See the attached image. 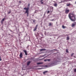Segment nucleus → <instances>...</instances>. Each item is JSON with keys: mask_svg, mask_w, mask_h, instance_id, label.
<instances>
[{"mask_svg": "<svg viewBox=\"0 0 76 76\" xmlns=\"http://www.w3.org/2000/svg\"><path fill=\"white\" fill-rule=\"evenodd\" d=\"M48 13H50V11H48L47 12Z\"/></svg>", "mask_w": 76, "mask_h": 76, "instance_id": "nucleus-24", "label": "nucleus"}, {"mask_svg": "<svg viewBox=\"0 0 76 76\" xmlns=\"http://www.w3.org/2000/svg\"><path fill=\"white\" fill-rule=\"evenodd\" d=\"M10 31H11V32H12V30H10Z\"/></svg>", "mask_w": 76, "mask_h": 76, "instance_id": "nucleus-34", "label": "nucleus"}, {"mask_svg": "<svg viewBox=\"0 0 76 76\" xmlns=\"http://www.w3.org/2000/svg\"><path fill=\"white\" fill-rule=\"evenodd\" d=\"M19 56L20 58L22 57V52L20 53Z\"/></svg>", "mask_w": 76, "mask_h": 76, "instance_id": "nucleus-5", "label": "nucleus"}, {"mask_svg": "<svg viewBox=\"0 0 76 76\" xmlns=\"http://www.w3.org/2000/svg\"><path fill=\"white\" fill-rule=\"evenodd\" d=\"M45 50H46L45 49H41L40 50V51H45Z\"/></svg>", "mask_w": 76, "mask_h": 76, "instance_id": "nucleus-11", "label": "nucleus"}, {"mask_svg": "<svg viewBox=\"0 0 76 76\" xmlns=\"http://www.w3.org/2000/svg\"><path fill=\"white\" fill-rule=\"evenodd\" d=\"M74 72L76 73V69H74Z\"/></svg>", "mask_w": 76, "mask_h": 76, "instance_id": "nucleus-21", "label": "nucleus"}, {"mask_svg": "<svg viewBox=\"0 0 76 76\" xmlns=\"http://www.w3.org/2000/svg\"><path fill=\"white\" fill-rule=\"evenodd\" d=\"M31 63V61H28L27 62V66H29V64Z\"/></svg>", "mask_w": 76, "mask_h": 76, "instance_id": "nucleus-9", "label": "nucleus"}, {"mask_svg": "<svg viewBox=\"0 0 76 76\" xmlns=\"http://www.w3.org/2000/svg\"><path fill=\"white\" fill-rule=\"evenodd\" d=\"M8 14H10V11L9 12H8Z\"/></svg>", "mask_w": 76, "mask_h": 76, "instance_id": "nucleus-28", "label": "nucleus"}, {"mask_svg": "<svg viewBox=\"0 0 76 76\" xmlns=\"http://www.w3.org/2000/svg\"><path fill=\"white\" fill-rule=\"evenodd\" d=\"M38 28V25H37L35 27L34 29L33 30L34 31H35L37 30V29Z\"/></svg>", "mask_w": 76, "mask_h": 76, "instance_id": "nucleus-3", "label": "nucleus"}, {"mask_svg": "<svg viewBox=\"0 0 76 76\" xmlns=\"http://www.w3.org/2000/svg\"><path fill=\"white\" fill-rule=\"evenodd\" d=\"M71 6V4L70 3H68L66 4V6Z\"/></svg>", "mask_w": 76, "mask_h": 76, "instance_id": "nucleus-8", "label": "nucleus"}, {"mask_svg": "<svg viewBox=\"0 0 76 76\" xmlns=\"http://www.w3.org/2000/svg\"><path fill=\"white\" fill-rule=\"evenodd\" d=\"M52 25V24H51V23H49V26H51Z\"/></svg>", "mask_w": 76, "mask_h": 76, "instance_id": "nucleus-18", "label": "nucleus"}, {"mask_svg": "<svg viewBox=\"0 0 76 76\" xmlns=\"http://www.w3.org/2000/svg\"><path fill=\"white\" fill-rule=\"evenodd\" d=\"M75 25H76V23L74 22L73 23L72 26V27H74V26H75Z\"/></svg>", "mask_w": 76, "mask_h": 76, "instance_id": "nucleus-4", "label": "nucleus"}, {"mask_svg": "<svg viewBox=\"0 0 76 76\" xmlns=\"http://www.w3.org/2000/svg\"><path fill=\"white\" fill-rule=\"evenodd\" d=\"M66 53H69V51H68V49H66Z\"/></svg>", "mask_w": 76, "mask_h": 76, "instance_id": "nucleus-20", "label": "nucleus"}, {"mask_svg": "<svg viewBox=\"0 0 76 76\" xmlns=\"http://www.w3.org/2000/svg\"><path fill=\"white\" fill-rule=\"evenodd\" d=\"M43 64V63H42V62H39V63H37V65L40 64Z\"/></svg>", "mask_w": 76, "mask_h": 76, "instance_id": "nucleus-10", "label": "nucleus"}, {"mask_svg": "<svg viewBox=\"0 0 76 76\" xmlns=\"http://www.w3.org/2000/svg\"><path fill=\"white\" fill-rule=\"evenodd\" d=\"M23 51L24 52L25 55H26V56H27V51L26 50H24Z\"/></svg>", "mask_w": 76, "mask_h": 76, "instance_id": "nucleus-6", "label": "nucleus"}, {"mask_svg": "<svg viewBox=\"0 0 76 76\" xmlns=\"http://www.w3.org/2000/svg\"><path fill=\"white\" fill-rule=\"evenodd\" d=\"M33 22L34 23H35V20H33Z\"/></svg>", "mask_w": 76, "mask_h": 76, "instance_id": "nucleus-26", "label": "nucleus"}, {"mask_svg": "<svg viewBox=\"0 0 76 76\" xmlns=\"http://www.w3.org/2000/svg\"><path fill=\"white\" fill-rule=\"evenodd\" d=\"M29 5H30L29 4H28V6H29Z\"/></svg>", "mask_w": 76, "mask_h": 76, "instance_id": "nucleus-32", "label": "nucleus"}, {"mask_svg": "<svg viewBox=\"0 0 76 76\" xmlns=\"http://www.w3.org/2000/svg\"><path fill=\"white\" fill-rule=\"evenodd\" d=\"M4 19H5V18H3L1 21H2V22H3V21H4Z\"/></svg>", "mask_w": 76, "mask_h": 76, "instance_id": "nucleus-17", "label": "nucleus"}, {"mask_svg": "<svg viewBox=\"0 0 76 76\" xmlns=\"http://www.w3.org/2000/svg\"><path fill=\"white\" fill-rule=\"evenodd\" d=\"M71 0H65V1H70Z\"/></svg>", "mask_w": 76, "mask_h": 76, "instance_id": "nucleus-19", "label": "nucleus"}, {"mask_svg": "<svg viewBox=\"0 0 76 76\" xmlns=\"http://www.w3.org/2000/svg\"><path fill=\"white\" fill-rule=\"evenodd\" d=\"M47 71H45L44 72H43V74H45V73H47Z\"/></svg>", "mask_w": 76, "mask_h": 76, "instance_id": "nucleus-15", "label": "nucleus"}, {"mask_svg": "<svg viewBox=\"0 0 76 76\" xmlns=\"http://www.w3.org/2000/svg\"><path fill=\"white\" fill-rule=\"evenodd\" d=\"M50 60H51L50 59H47V61H50Z\"/></svg>", "mask_w": 76, "mask_h": 76, "instance_id": "nucleus-22", "label": "nucleus"}, {"mask_svg": "<svg viewBox=\"0 0 76 76\" xmlns=\"http://www.w3.org/2000/svg\"><path fill=\"white\" fill-rule=\"evenodd\" d=\"M43 0H41V1H40V2H41V4H43V3H44L42 1H43Z\"/></svg>", "mask_w": 76, "mask_h": 76, "instance_id": "nucleus-12", "label": "nucleus"}, {"mask_svg": "<svg viewBox=\"0 0 76 76\" xmlns=\"http://www.w3.org/2000/svg\"><path fill=\"white\" fill-rule=\"evenodd\" d=\"M1 23L2 24H3V21H1Z\"/></svg>", "mask_w": 76, "mask_h": 76, "instance_id": "nucleus-29", "label": "nucleus"}, {"mask_svg": "<svg viewBox=\"0 0 76 76\" xmlns=\"http://www.w3.org/2000/svg\"><path fill=\"white\" fill-rule=\"evenodd\" d=\"M54 6H55V7H57V4H54Z\"/></svg>", "mask_w": 76, "mask_h": 76, "instance_id": "nucleus-13", "label": "nucleus"}, {"mask_svg": "<svg viewBox=\"0 0 76 76\" xmlns=\"http://www.w3.org/2000/svg\"><path fill=\"white\" fill-rule=\"evenodd\" d=\"M24 10H26V12H25V13H27V16H28V10H29V7L28 8H24Z\"/></svg>", "mask_w": 76, "mask_h": 76, "instance_id": "nucleus-2", "label": "nucleus"}, {"mask_svg": "<svg viewBox=\"0 0 76 76\" xmlns=\"http://www.w3.org/2000/svg\"><path fill=\"white\" fill-rule=\"evenodd\" d=\"M9 35H10V34H9Z\"/></svg>", "mask_w": 76, "mask_h": 76, "instance_id": "nucleus-37", "label": "nucleus"}, {"mask_svg": "<svg viewBox=\"0 0 76 76\" xmlns=\"http://www.w3.org/2000/svg\"><path fill=\"white\" fill-rule=\"evenodd\" d=\"M51 20L52 21H53L54 20V19L51 20Z\"/></svg>", "mask_w": 76, "mask_h": 76, "instance_id": "nucleus-30", "label": "nucleus"}, {"mask_svg": "<svg viewBox=\"0 0 76 76\" xmlns=\"http://www.w3.org/2000/svg\"><path fill=\"white\" fill-rule=\"evenodd\" d=\"M69 37H66V40H69Z\"/></svg>", "mask_w": 76, "mask_h": 76, "instance_id": "nucleus-14", "label": "nucleus"}, {"mask_svg": "<svg viewBox=\"0 0 76 76\" xmlns=\"http://www.w3.org/2000/svg\"><path fill=\"white\" fill-rule=\"evenodd\" d=\"M0 61H1V56H0Z\"/></svg>", "mask_w": 76, "mask_h": 76, "instance_id": "nucleus-25", "label": "nucleus"}, {"mask_svg": "<svg viewBox=\"0 0 76 76\" xmlns=\"http://www.w3.org/2000/svg\"><path fill=\"white\" fill-rule=\"evenodd\" d=\"M69 12V10H65L66 13L67 14Z\"/></svg>", "mask_w": 76, "mask_h": 76, "instance_id": "nucleus-7", "label": "nucleus"}, {"mask_svg": "<svg viewBox=\"0 0 76 76\" xmlns=\"http://www.w3.org/2000/svg\"><path fill=\"white\" fill-rule=\"evenodd\" d=\"M47 61V60L46 59V60H44V61Z\"/></svg>", "mask_w": 76, "mask_h": 76, "instance_id": "nucleus-27", "label": "nucleus"}, {"mask_svg": "<svg viewBox=\"0 0 76 76\" xmlns=\"http://www.w3.org/2000/svg\"><path fill=\"white\" fill-rule=\"evenodd\" d=\"M62 27L64 29V28H66V27L64 26H62Z\"/></svg>", "mask_w": 76, "mask_h": 76, "instance_id": "nucleus-16", "label": "nucleus"}, {"mask_svg": "<svg viewBox=\"0 0 76 76\" xmlns=\"http://www.w3.org/2000/svg\"><path fill=\"white\" fill-rule=\"evenodd\" d=\"M52 10H53V9H52Z\"/></svg>", "mask_w": 76, "mask_h": 76, "instance_id": "nucleus-38", "label": "nucleus"}, {"mask_svg": "<svg viewBox=\"0 0 76 76\" xmlns=\"http://www.w3.org/2000/svg\"><path fill=\"white\" fill-rule=\"evenodd\" d=\"M19 3H21V1H19Z\"/></svg>", "mask_w": 76, "mask_h": 76, "instance_id": "nucleus-31", "label": "nucleus"}, {"mask_svg": "<svg viewBox=\"0 0 76 76\" xmlns=\"http://www.w3.org/2000/svg\"><path fill=\"white\" fill-rule=\"evenodd\" d=\"M52 9H53V7H52Z\"/></svg>", "mask_w": 76, "mask_h": 76, "instance_id": "nucleus-36", "label": "nucleus"}, {"mask_svg": "<svg viewBox=\"0 0 76 76\" xmlns=\"http://www.w3.org/2000/svg\"><path fill=\"white\" fill-rule=\"evenodd\" d=\"M42 36H43V34H42Z\"/></svg>", "mask_w": 76, "mask_h": 76, "instance_id": "nucleus-35", "label": "nucleus"}, {"mask_svg": "<svg viewBox=\"0 0 76 76\" xmlns=\"http://www.w3.org/2000/svg\"><path fill=\"white\" fill-rule=\"evenodd\" d=\"M73 54H74V53H72L71 54V56H73Z\"/></svg>", "mask_w": 76, "mask_h": 76, "instance_id": "nucleus-23", "label": "nucleus"}, {"mask_svg": "<svg viewBox=\"0 0 76 76\" xmlns=\"http://www.w3.org/2000/svg\"><path fill=\"white\" fill-rule=\"evenodd\" d=\"M69 17L72 21H74L76 20L75 15L73 13H70L69 15Z\"/></svg>", "mask_w": 76, "mask_h": 76, "instance_id": "nucleus-1", "label": "nucleus"}, {"mask_svg": "<svg viewBox=\"0 0 76 76\" xmlns=\"http://www.w3.org/2000/svg\"><path fill=\"white\" fill-rule=\"evenodd\" d=\"M75 4H76V1H75Z\"/></svg>", "mask_w": 76, "mask_h": 76, "instance_id": "nucleus-33", "label": "nucleus"}]
</instances>
